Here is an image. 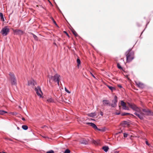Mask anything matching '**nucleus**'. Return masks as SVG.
Here are the masks:
<instances>
[{
  "instance_id": "nucleus-1",
  "label": "nucleus",
  "mask_w": 153,
  "mask_h": 153,
  "mask_svg": "<svg viewBox=\"0 0 153 153\" xmlns=\"http://www.w3.org/2000/svg\"><path fill=\"white\" fill-rule=\"evenodd\" d=\"M134 114L137 116L140 119H143L145 116L153 115V112L148 109H143L142 111L140 109V112L139 113H134Z\"/></svg>"
},
{
  "instance_id": "nucleus-2",
  "label": "nucleus",
  "mask_w": 153,
  "mask_h": 153,
  "mask_svg": "<svg viewBox=\"0 0 153 153\" xmlns=\"http://www.w3.org/2000/svg\"><path fill=\"white\" fill-rule=\"evenodd\" d=\"M126 61L127 62H130L134 58V52L131 49L128 50L126 53Z\"/></svg>"
},
{
  "instance_id": "nucleus-3",
  "label": "nucleus",
  "mask_w": 153,
  "mask_h": 153,
  "mask_svg": "<svg viewBox=\"0 0 153 153\" xmlns=\"http://www.w3.org/2000/svg\"><path fill=\"white\" fill-rule=\"evenodd\" d=\"M48 77L49 79V82L52 81L57 82L58 85H59V81L60 80V76L58 74H56L54 76H48Z\"/></svg>"
},
{
  "instance_id": "nucleus-4",
  "label": "nucleus",
  "mask_w": 153,
  "mask_h": 153,
  "mask_svg": "<svg viewBox=\"0 0 153 153\" xmlns=\"http://www.w3.org/2000/svg\"><path fill=\"white\" fill-rule=\"evenodd\" d=\"M10 80L12 85H16L17 84V80L14 73L10 72L9 74Z\"/></svg>"
},
{
  "instance_id": "nucleus-5",
  "label": "nucleus",
  "mask_w": 153,
  "mask_h": 153,
  "mask_svg": "<svg viewBox=\"0 0 153 153\" xmlns=\"http://www.w3.org/2000/svg\"><path fill=\"white\" fill-rule=\"evenodd\" d=\"M10 32V29L7 26L3 28L1 30V33L3 36H7Z\"/></svg>"
},
{
  "instance_id": "nucleus-6",
  "label": "nucleus",
  "mask_w": 153,
  "mask_h": 153,
  "mask_svg": "<svg viewBox=\"0 0 153 153\" xmlns=\"http://www.w3.org/2000/svg\"><path fill=\"white\" fill-rule=\"evenodd\" d=\"M128 104L131 108L135 111L134 113H139L140 112V109L139 108L137 107L135 105L130 104L129 103H128Z\"/></svg>"
},
{
  "instance_id": "nucleus-7",
  "label": "nucleus",
  "mask_w": 153,
  "mask_h": 153,
  "mask_svg": "<svg viewBox=\"0 0 153 153\" xmlns=\"http://www.w3.org/2000/svg\"><path fill=\"white\" fill-rule=\"evenodd\" d=\"M12 30L14 33V34L15 35H21L24 33V31L21 30L17 29L15 30L13 28H12Z\"/></svg>"
},
{
  "instance_id": "nucleus-8",
  "label": "nucleus",
  "mask_w": 153,
  "mask_h": 153,
  "mask_svg": "<svg viewBox=\"0 0 153 153\" xmlns=\"http://www.w3.org/2000/svg\"><path fill=\"white\" fill-rule=\"evenodd\" d=\"M35 90L36 92V93L37 95L41 97L42 96V92L40 88L38 86L37 87L35 88Z\"/></svg>"
},
{
  "instance_id": "nucleus-9",
  "label": "nucleus",
  "mask_w": 153,
  "mask_h": 153,
  "mask_svg": "<svg viewBox=\"0 0 153 153\" xmlns=\"http://www.w3.org/2000/svg\"><path fill=\"white\" fill-rule=\"evenodd\" d=\"M136 85L139 88H143L145 87L144 84L141 82H135Z\"/></svg>"
},
{
  "instance_id": "nucleus-10",
  "label": "nucleus",
  "mask_w": 153,
  "mask_h": 153,
  "mask_svg": "<svg viewBox=\"0 0 153 153\" xmlns=\"http://www.w3.org/2000/svg\"><path fill=\"white\" fill-rule=\"evenodd\" d=\"M121 105L123 107V109L125 110H128V108L126 106V103L123 101H121Z\"/></svg>"
},
{
  "instance_id": "nucleus-11",
  "label": "nucleus",
  "mask_w": 153,
  "mask_h": 153,
  "mask_svg": "<svg viewBox=\"0 0 153 153\" xmlns=\"http://www.w3.org/2000/svg\"><path fill=\"white\" fill-rule=\"evenodd\" d=\"M36 83L33 80H31L28 81V85H29L33 86L35 85Z\"/></svg>"
},
{
  "instance_id": "nucleus-12",
  "label": "nucleus",
  "mask_w": 153,
  "mask_h": 153,
  "mask_svg": "<svg viewBox=\"0 0 153 153\" xmlns=\"http://www.w3.org/2000/svg\"><path fill=\"white\" fill-rule=\"evenodd\" d=\"M103 105V106H105L108 105H110V103L109 102V100H103L102 101Z\"/></svg>"
},
{
  "instance_id": "nucleus-13",
  "label": "nucleus",
  "mask_w": 153,
  "mask_h": 153,
  "mask_svg": "<svg viewBox=\"0 0 153 153\" xmlns=\"http://www.w3.org/2000/svg\"><path fill=\"white\" fill-rule=\"evenodd\" d=\"M86 124L88 125H89L91 126L95 129L97 128V127L93 123H86Z\"/></svg>"
},
{
  "instance_id": "nucleus-14",
  "label": "nucleus",
  "mask_w": 153,
  "mask_h": 153,
  "mask_svg": "<svg viewBox=\"0 0 153 153\" xmlns=\"http://www.w3.org/2000/svg\"><path fill=\"white\" fill-rule=\"evenodd\" d=\"M80 142V143L82 144H87L88 143V141L85 139L81 140Z\"/></svg>"
},
{
  "instance_id": "nucleus-15",
  "label": "nucleus",
  "mask_w": 153,
  "mask_h": 153,
  "mask_svg": "<svg viewBox=\"0 0 153 153\" xmlns=\"http://www.w3.org/2000/svg\"><path fill=\"white\" fill-rule=\"evenodd\" d=\"M102 149L104 150L105 152H106L108 151V149H109V148L108 146H105L102 147Z\"/></svg>"
},
{
  "instance_id": "nucleus-16",
  "label": "nucleus",
  "mask_w": 153,
  "mask_h": 153,
  "mask_svg": "<svg viewBox=\"0 0 153 153\" xmlns=\"http://www.w3.org/2000/svg\"><path fill=\"white\" fill-rule=\"evenodd\" d=\"M112 102L115 104H116V103L117 102V97L115 96L114 97V100L112 101Z\"/></svg>"
},
{
  "instance_id": "nucleus-17",
  "label": "nucleus",
  "mask_w": 153,
  "mask_h": 153,
  "mask_svg": "<svg viewBox=\"0 0 153 153\" xmlns=\"http://www.w3.org/2000/svg\"><path fill=\"white\" fill-rule=\"evenodd\" d=\"M0 17H1V20L3 22L4 21V20L3 16V14L1 13H0Z\"/></svg>"
},
{
  "instance_id": "nucleus-18",
  "label": "nucleus",
  "mask_w": 153,
  "mask_h": 153,
  "mask_svg": "<svg viewBox=\"0 0 153 153\" xmlns=\"http://www.w3.org/2000/svg\"><path fill=\"white\" fill-rule=\"evenodd\" d=\"M7 112L3 110H0V114L4 115V114L7 113Z\"/></svg>"
},
{
  "instance_id": "nucleus-19",
  "label": "nucleus",
  "mask_w": 153,
  "mask_h": 153,
  "mask_svg": "<svg viewBox=\"0 0 153 153\" xmlns=\"http://www.w3.org/2000/svg\"><path fill=\"white\" fill-rule=\"evenodd\" d=\"M96 115V114L95 112L93 113H91L89 114V116L90 117H94Z\"/></svg>"
},
{
  "instance_id": "nucleus-20",
  "label": "nucleus",
  "mask_w": 153,
  "mask_h": 153,
  "mask_svg": "<svg viewBox=\"0 0 153 153\" xmlns=\"http://www.w3.org/2000/svg\"><path fill=\"white\" fill-rule=\"evenodd\" d=\"M77 66H79L81 64V61L80 59H79V57L77 58Z\"/></svg>"
},
{
  "instance_id": "nucleus-21",
  "label": "nucleus",
  "mask_w": 153,
  "mask_h": 153,
  "mask_svg": "<svg viewBox=\"0 0 153 153\" xmlns=\"http://www.w3.org/2000/svg\"><path fill=\"white\" fill-rule=\"evenodd\" d=\"M22 128L25 130H27L28 128V126L26 125H22Z\"/></svg>"
},
{
  "instance_id": "nucleus-22",
  "label": "nucleus",
  "mask_w": 153,
  "mask_h": 153,
  "mask_svg": "<svg viewBox=\"0 0 153 153\" xmlns=\"http://www.w3.org/2000/svg\"><path fill=\"white\" fill-rule=\"evenodd\" d=\"M47 101L49 102H53V100L51 98H49L47 99Z\"/></svg>"
},
{
  "instance_id": "nucleus-23",
  "label": "nucleus",
  "mask_w": 153,
  "mask_h": 153,
  "mask_svg": "<svg viewBox=\"0 0 153 153\" xmlns=\"http://www.w3.org/2000/svg\"><path fill=\"white\" fill-rule=\"evenodd\" d=\"M72 33H73V34H74V35L75 36H78V34H77V33L76 32V31L75 30H73L72 31Z\"/></svg>"
},
{
  "instance_id": "nucleus-24",
  "label": "nucleus",
  "mask_w": 153,
  "mask_h": 153,
  "mask_svg": "<svg viewBox=\"0 0 153 153\" xmlns=\"http://www.w3.org/2000/svg\"><path fill=\"white\" fill-rule=\"evenodd\" d=\"M108 88H109L112 91H113V90L115 89L114 88L109 86H108Z\"/></svg>"
},
{
  "instance_id": "nucleus-25",
  "label": "nucleus",
  "mask_w": 153,
  "mask_h": 153,
  "mask_svg": "<svg viewBox=\"0 0 153 153\" xmlns=\"http://www.w3.org/2000/svg\"><path fill=\"white\" fill-rule=\"evenodd\" d=\"M117 66L118 68L120 69H122V67H121L119 63H118L117 64Z\"/></svg>"
},
{
  "instance_id": "nucleus-26",
  "label": "nucleus",
  "mask_w": 153,
  "mask_h": 153,
  "mask_svg": "<svg viewBox=\"0 0 153 153\" xmlns=\"http://www.w3.org/2000/svg\"><path fill=\"white\" fill-rule=\"evenodd\" d=\"M70 151L68 149H66L64 153H70Z\"/></svg>"
},
{
  "instance_id": "nucleus-27",
  "label": "nucleus",
  "mask_w": 153,
  "mask_h": 153,
  "mask_svg": "<svg viewBox=\"0 0 153 153\" xmlns=\"http://www.w3.org/2000/svg\"><path fill=\"white\" fill-rule=\"evenodd\" d=\"M92 143L95 145H97L98 144V142L94 140L93 141Z\"/></svg>"
},
{
  "instance_id": "nucleus-28",
  "label": "nucleus",
  "mask_w": 153,
  "mask_h": 153,
  "mask_svg": "<svg viewBox=\"0 0 153 153\" xmlns=\"http://www.w3.org/2000/svg\"><path fill=\"white\" fill-rule=\"evenodd\" d=\"M129 114H130L128 113H123L122 114V116H125V115H128Z\"/></svg>"
},
{
  "instance_id": "nucleus-29",
  "label": "nucleus",
  "mask_w": 153,
  "mask_h": 153,
  "mask_svg": "<svg viewBox=\"0 0 153 153\" xmlns=\"http://www.w3.org/2000/svg\"><path fill=\"white\" fill-rule=\"evenodd\" d=\"M46 153H54V152L53 150H51L50 151L47 152Z\"/></svg>"
},
{
  "instance_id": "nucleus-30",
  "label": "nucleus",
  "mask_w": 153,
  "mask_h": 153,
  "mask_svg": "<svg viewBox=\"0 0 153 153\" xmlns=\"http://www.w3.org/2000/svg\"><path fill=\"white\" fill-rule=\"evenodd\" d=\"M33 37L34 38V39L36 40H37V37L36 35H35L34 34H33Z\"/></svg>"
},
{
  "instance_id": "nucleus-31",
  "label": "nucleus",
  "mask_w": 153,
  "mask_h": 153,
  "mask_svg": "<svg viewBox=\"0 0 153 153\" xmlns=\"http://www.w3.org/2000/svg\"><path fill=\"white\" fill-rule=\"evenodd\" d=\"M65 91H66L68 93H70V92L69 91L67 88H65Z\"/></svg>"
},
{
  "instance_id": "nucleus-32",
  "label": "nucleus",
  "mask_w": 153,
  "mask_h": 153,
  "mask_svg": "<svg viewBox=\"0 0 153 153\" xmlns=\"http://www.w3.org/2000/svg\"><path fill=\"white\" fill-rule=\"evenodd\" d=\"M52 21H53V22L54 23V24H55L56 25H57L56 23V22L55 21V20H54V19H53V18H52Z\"/></svg>"
},
{
  "instance_id": "nucleus-33",
  "label": "nucleus",
  "mask_w": 153,
  "mask_h": 153,
  "mask_svg": "<svg viewBox=\"0 0 153 153\" xmlns=\"http://www.w3.org/2000/svg\"><path fill=\"white\" fill-rule=\"evenodd\" d=\"M116 104H114H114H112L111 105V106L113 107H114L115 106H116Z\"/></svg>"
},
{
  "instance_id": "nucleus-34",
  "label": "nucleus",
  "mask_w": 153,
  "mask_h": 153,
  "mask_svg": "<svg viewBox=\"0 0 153 153\" xmlns=\"http://www.w3.org/2000/svg\"><path fill=\"white\" fill-rule=\"evenodd\" d=\"M128 134L126 133H124V137H127Z\"/></svg>"
},
{
  "instance_id": "nucleus-35",
  "label": "nucleus",
  "mask_w": 153,
  "mask_h": 153,
  "mask_svg": "<svg viewBox=\"0 0 153 153\" xmlns=\"http://www.w3.org/2000/svg\"><path fill=\"white\" fill-rule=\"evenodd\" d=\"M115 114L116 115H119L120 114V113L119 112H116L115 113Z\"/></svg>"
},
{
  "instance_id": "nucleus-36",
  "label": "nucleus",
  "mask_w": 153,
  "mask_h": 153,
  "mask_svg": "<svg viewBox=\"0 0 153 153\" xmlns=\"http://www.w3.org/2000/svg\"><path fill=\"white\" fill-rule=\"evenodd\" d=\"M91 75H92V76L93 77H94V78H95V76H94V75L92 74L91 73Z\"/></svg>"
},
{
  "instance_id": "nucleus-37",
  "label": "nucleus",
  "mask_w": 153,
  "mask_h": 153,
  "mask_svg": "<svg viewBox=\"0 0 153 153\" xmlns=\"http://www.w3.org/2000/svg\"><path fill=\"white\" fill-rule=\"evenodd\" d=\"M100 114L101 115V116H103V113L102 112V111H100Z\"/></svg>"
},
{
  "instance_id": "nucleus-38",
  "label": "nucleus",
  "mask_w": 153,
  "mask_h": 153,
  "mask_svg": "<svg viewBox=\"0 0 153 153\" xmlns=\"http://www.w3.org/2000/svg\"><path fill=\"white\" fill-rule=\"evenodd\" d=\"M96 129V130H98L99 131H101V130H102L101 129L98 128L97 129Z\"/></svg>"
},
{
  "instance_id": "nucleus-39",
  "label": "nucleus",
  "mask_w": 153,
  "mask_h": 153,
  "mask_svg": "<svg viewBox=\"0 0 153 153\" xmlns=\"http://www.w3.org/2000/svg\"><path fill=\"white\" fill-rule=\"evenodd\" d=\"M118 86L120 88H122V86L121 85H118Z\"/></svg>"
},
{
  "instance_id": "nucleus-40",
  "label": "nucleus",
  "mask_w": 153,
  "mask_h": 153,
  "mask_svg": "<svg viewBox=\"0 0 153 153\" xmlns=\"http://www.w3.org/2000/svg\"><path fill=\"white\" fill-rule=\"evenodd\" d=\"M127 122L126 121H125L123 122V123L124 124H126L127 123Z\"/></svg>"
},
{
  "instance_id": "nucleus-41",
  "label": "nucleus",
  "mask_w": 153,
  "mask_h": 153,
  "mask_svg": "<svg viewBox=\"0 0 153 153\" xmlns=\"http://www.w3.org/2000/svg\"><path fill=\"white\" fill-rule=\"evenodd\" d=\"M119 152L118 151H116L114 152V153H119Z\"/></svg>"
},
{
  "instance_id": "nucleus-42",
  "label": "nucleus",
  "mask_w": 153,
  "mask_h": 153,
  "mask_svg": "<svg viewBox=\"0 0 153 153\" xmlns=\"http://www.w3.org/2000/svg\"><path fill=\"white\" fill-rule=\"evenodd\" d=\"M22 120H23L24 121H25V119L24 118H22Z\"/></svg>"
},
{
  "instance_id": "nucleus-43",
  "label": "nucleus",
  "mask_w": 153,
  "mask_h": 153,
  "mask_svg": "<svg viewBox=\"0 0 153 153\" xmlns=\"http://www.w3.org/2000/svg\"><path fill=\"white\" fill-rule=\"evenodd\" d=\"M146 144H147V145H149V144H148V143L147 141H146Z\"/></svg>"
},
{
  "instance_id": "nucleus-44",
  "label": "nucleus",
  "mask_w": 153,
  "mask_h": 153,
  "mask_svg": "<svg viewBox=\"0 0 153 153\" xmlns=\"http://www.w3.org/2000/svg\"><path fill=\"white\" fill-rule=\"evenodd\" d=\"M12 114L14 115V114H16V113L13 112Z\"/></svg>"
},
{
  "instance_id": "nucleus-45",
  "label": "nucleus",
  "mask_w": 153,
  "mask_h": 153,
  "mask_svg": "<svg viewBox=\"0 0 153 153\" xmlns=\"http://www.w3.org/2000/svg\"><path fill=\"white\" fill-rule=\"evenodd\" d=\"M67 34V36L68 37H69V36L68 35V33H67V34Z\"/></svg>"
},
{
  "instance_id": "nucleus-46",
  "label": "nucleus",
  "mask_w": 153,
  "mask_h": 153,
  "mask_svg": "<svg viewBox=\"0 0 153 153\" xmlns=\"http://www.w3.org/2000/svg\"><path fill=\"white\" fill-rule=\"evenodd\" d=\"M64 32H65V33H66V34L67 33L66 31H64Z\"/></svg>"
},
{
  "instance_id": "nucleus-47",
  "label": "nucleus",
  "mask_w": 153,
  "mask_h": 153,
  "mask_svg": "<svg viewBox=\"0 0 153 153\" xmlns=\"http://www.w3.org/2000/svg\"><path fill=\"white\" fill-rule=\"evenodd\" d=\"M17 128L19 129V127H17Z\"/></svg>"
},
{
  "instance_id": "nucleus-48",
  "label": "nucleus",
  "mask_w": 153,
  "mask_h": 153,
  "mask_svg": "<svg viewBox=\"0 0 153 153\" xmlns=\"http://www.w3.org/2000/svg\"><path fill=\"white\" fill-rule=\"evenodd\" d=\"M0 153H1V152H0Z\"/></svg>"
}]
</instances>
